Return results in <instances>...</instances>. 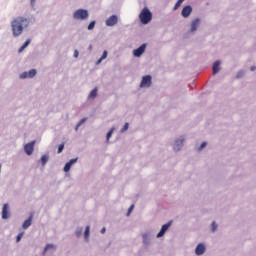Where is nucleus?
Masks as SVG:
<instances>
[{
    "mask_svg": "<svg viewBox=\"0 0 256 256\" xmlns=\"http://www.w3.org/2000/svg\"><path fill=\"white\" fill-rule=\"evenodd\" d=\"M113 131H115V129H110L109 132L106 134V141H109V139H111V137L113 136Z\"/></svg>",
    "mask_w": 256,
    "mask_h": 256,
    "instance_id": "5701e85b",
    "label": "nucleus"
},
{
    "mask_svg": "<svg viewBox=\"0 0 256 256\" xmlns=\"http://www.w3.org/2000/svg\"><path fill=\"white\" fill-rule=\"evenodd\" d=\"M92 29H95V21H92L88 25V31H92Z\"/></svg>",
    "mask_w": 256,
    "mask_h": 256,
    "instance_id": "cd10ccee",
    "label": "nucleus"
},
{
    "mask_svg": "<svg viewBox=\"0 0 256 256\" xmlns=\"http://www.w3.org/2000/svg\"><path fill=\"white\" fill-rule=\"evenodd\" d=\"M23 238V232L19 233L16 237V242L19 243V241H21V239Z\"/></svg>",
    "mask_w": 256,
    "mask_h": 256,
    "instance_id": "7c9ffc66",
    "label": "nucleus"
},
{
    "mask_svg": "<svg viewBox=\"0 0 256 256\" xmlns=\"http://www.w3.org/2000/svg\"><path fill=\"white\" fill-rule=\"evenodd\" d=\"M145 237H147V235H143L144 243H147V240L145 239Z\"/></svg>",
    "mask_w": 256,
    "mask_h": 256,
    "instance_id": "e433bc0d",
    "label": "nucleus"
},
{
    "mask_svg": "<svg viewBox=\"0 0 256 256\" xmlns=\"http://www.w3.org/2000/svg\"><path fill=\"white\" fill-rule=\"evenodd\" d=\"M199 23H201V20L199 18H196L195 20L192 21L191 28H190V31L192 33H195V31H197V28L199 27Z\"/></svg>",
    "mask_w": 256,
    "mask_h": 256,
    "instance_id": "9b49d317",
    "label": "nucleus"
},
{
    "mask_svg": "<svg viewBox=\"0 0 256 256\" xmlns=\"http://www.w3.org/2000/svg\"><path fill=\"white\" fill-rule=\"evenodd\" d=\"M85 121H87V118H82V119L78 122V124L76 125V131H77V129H79V127H81V125H82L83 123H85Z\"/></svg>",
    "mask_w": 256,
    "mask_h": 256,
    "instance_id": "b1692460",
    "label": "nucleus"
},
{
    "mask_svg": "<svg viewBox=\"0 0 256 256\" xmlns=\"http://www.w3.org/2000/svg\"><path fill=\"white\" fill-rule=\"evenodd\" d=\"M89 231H90V227L87 226V227L85 228V232H84V237H85V239H89Z\"/></svg>",
    "mask_w": 256,
    "mask_h": 256,
    "instance_id": "393cba45",
    "label": "nucleus"
},
{
    "mask_svg": "<svg viewBox=\"0 0 256 256\" xmlns=\"http://www.w3.org/2000/svg\"><path fill=\"white\" fill-rule=\"evenodd\" d=\"M255 69H256L255 66H252V67L250 68L251 71H255Z\"/></svg>",
    "mask_w": 256,
    "mask_h": 256,
    "instance_id": "c9c22d12",
    "label": "nucleus"
},
{
    "mask_svg": "<svg viewBox=\"0 0 256 256\" xmlns=\"http://www.w3.org/2000/svg\"><path fill=\"white\" fill-rule=\"evenodd\" d=\"M191 13H193V7H191V5H187L182 9L181 15L184 19H187Z\"/></svg>",
    "mask_w": 256,
    "mask_h": 256,
    "instance_id": "39448f33",
    "label": "nucleus"
},
{
    "mask_svg": "<svg viewBox=\"0 0 256 256\" xmlns=\"http://www.w3.org/2000/svg\"><path fill=\"white\" fill-rule=\"evenodd\" d=\"M63 149H65V144L62 143L58 146V153H62L63 152Z\"/></svg>",
    "mask_w": 256,
    "mask_h": 256,
    "instance_id": "c756f323",
    "label": "nucleus"
},
{
    "mask_svg": "<svg viewBox=\"0 0 256 256\" xmlns=\"http://www.w3.org/2000/svg\"><path fill=\"white\" fill-rule=\"evenodd\" d=\"M117 21L118 18L115 15L110 16L107 20H106V25L107 27H113L114 25H117Z\"/></svg>",
    "mask_w": 256,
    "mask_h": 256,
    "instance_id": "1a4fd4ad",
    "label": "nucleus"
},
{
    "mask_svg": "<svg viewBox=\"0 0 256 256\" xmlns=\"http://www.w3.org/2000/svg\"><path fill=\"white\" fill-rule=\"evenodd\" d=\"M74 163H77V158L71 159L69 162L65 164L64 172L69 173V171L71 170V165H73Z\"/></svg>",
    "mask_w": 256,
    "mask_h": 256,
    "instance_id": "4468645a",
    "label": "nucleus"
},
{
    "mask_svg": "<svg viewBox=\"0 0 256 256\" xmlns=\"http://www.w3.org/2000/svg\"><path fill=\"white\" fill-rule=\"evenodd\" d=\"M32 221H33V215H30L29 218L23 222L22 228L29 229V227H31Z\"/></svg>",
    "mask_w": 256,
    "mask_h": 256,
    "instance_id": "dca6fc26",
    "label": "nucleus"
},
{
    "mask_svg": "<svg viewBox=\"0 0 256 256\" xmlns=\"http://www.w3.org/2000/svg\"><path fill=\"white\" fill-rule=\"evenodd\" d=\"M151 75H146L142 77V81L140 83V87H149L151 85Z\"/></svg>",
    "mask_w": 256,
    "mask_h": 256,
    "instance_id": "6e6552de",
    "label": "nucleus"
},
{
    "mask_svg": "<svg viewBox=\"0 0 256 256\" xmlns=\"http://www.w3.org/2000/svg\"><path fill=\"white\" fill-rule=\"evenodd\" d=\"M106 229L102 228L101 233H105Z\"/></svg>",
    "mask_w": 256,
    "mask_h": 256,
    "instance_id": "4c0bfd02",
    "label": "nucleus"
},
{
    "mask_svg": "<svg viewBox=\"0 0 256 256\" xmlns=\"http://www.w3.org/2000/svg\"><path fill=\"white\" fill-rule=\"evenodd\" d=\"M37 75V70L35 69H31L28 72H23L20 74V79H33V77H35Z\"/></svg>",
    "mask_w": 256,
    "mask_h": 256,
    "instance_id": "20e7f679",
    "label": "nucleus"
},
{
    "mask_svg": "<svg viewBox=\"0 0 256 256\" xmlns=\"http://www.w3.org/2000/svg\"><path fill=\"white\" fill-rule=\"evenodd\" d=\"M97 87H95L89 94L88 99H95L97 97Z\"/></svg>",
    "mask_w": 256,
    "mask_h": 256,
    "instance_id": "6ab92c4d",
    "label": "nucleus"
},
{
    "mask_svg": "<svg viewBox=\"0 0 256 256\" xmlns=\"http://www.w3.org/2000/svg\"><path fill=\"white\" fill-rule=\"evenodd\" d=\"M171 227V222H168L166 224H164L161 228V230L159 231V233L157 234V237H163V235H165V233H167V229H169Z\"/></svg>",
    "mask_w": 256,
    "mask_h": 256,
    "instance_id": "9d476101",
    "label": "nucleus"
},
{
    "mask_svg": "<svg viewBox=\"0 0 256 256\" xmlns=\"http://www.w3.org/2000/svg\"><path fill=\"white\" fill-rule=\"evenodd\" d=\"M88 17H89V12L84 9H78L73 14V18L80 20V21H83V20L87 19Z\"/></svg>",
    "mask_w": 256,
    "mask_h": 256,
    "instance_id": "7ed1b4c3",
    "label": "nucleus"
},
{
    "mask_svg": "<svg viewBox=\"0 0 256 256\" xmlns=\"http://www.w3.org/2000/svg\"><path fill=\"white\" fill-rule=\"evenodd\" d=\"M205 147H207V142H203L200 147H199V151H201L202 149H205Z\"/></svg>",
    "mask_w": 256,
    "mask_h": 256,
    "instance_id": "2f4dec72",
    "label": "nucleus"
},
{
    "mask_svg": "<svg viewBox=\"0 0 256 256\" xmlns=\"http://www.w3.org/2000/svg\"><path fill=\"white\" fill-rule=\"evenodd\" d=\"M47 161H49V156L48 155H43L41 157V163H42L43 167H44V165H47Z\"/></svg>",
    "mask_w": 256,
    "mask_h": 256,
    "instance_id": "aec40b11",
    "label": "nucleus"
},
{
    "mask_svg": "<svg viewBox=\"0 0 256 256\" xmlns=\"http://www.w3.org/2000/svg\"><path fill=\"white\" fill-rule=\"evenodd\" d=\"M49 249H55V245H53V244H47L46 247H45V249H44V253H45L46 251H49Z\"/></svg>",
    "mask_w": 256,
    "mask_h": 256,
    "instance_id": "bb28decb",
    "label": "nucleus"
},
{
    "mask_svg": "<svg viewBox=\"0 0 256 256\" xmlns=\"http://www.w3.org/2000/svg\"><path fill=\"white\" fill-rule=\"evenodd\" d=\"M183 1L185 0H178L175 5H174V11H177V9H179V7H181V4L183 3Z\"/></svg>",
    "mask_w": 256,
    "mask_h": 256,
    "instance_id": "4be33fe9",
    "label": "nucleus"
},
{
    "mask_svg": "<svg viewBox=\"0 0 256 256\" xmlns=\"http://www.w3.org/2000/svg\"><path fill=\"white\" fill-rule=\"evenodd\" d=\"M127 129H129V123L126 122L120 131H121V133H125V131H127Z\"/></svg>",
    "mask_w": 256,
    "mask_h": 256,
    "instance_id": "c85d7f7f",
    "label": "nucleus"
},
{
    "mask_svg": "<svg viewBox=\"0 0 256 256\" xmlns=\"http://www.w3.org/2000/svg\"><path fill=\"white\" fill-rule=\"evenodd\" d=\"M34 148H35V141H32L24 146V151L28 155H33Z\"/></svg>",
    "mask_w": 256,
    "mask_h": 256,
    "instance_id": "0eeeda50",
    "label": "nucleus"
},
{
    "mask_svg": "<svg viewBox=\"0 0 256 256\" xmlns=\"http://www.w3.org/2000/svg\"><path fill=\"white\" fill-rule=\"evenodd\" d=\"M203 253H205V245L203 243H200L195 248V254L203 255Z\"/></svg>",
    "mask_w": 256,
    "mask_h": 256,
    "instance_id": "ddd939ff",
    "label": "nucleus"
},
{
    "mask_svg": "<svg viewBox=\"0 0 256 256\" xmlns=\"http://www.w3.org/2000/svg\"><path fill=\"white\" fill-rule=\"evenodd\" d=\"M37 0H30V3H31V6L32 7H35V2H36Z\"/></svg>",
    "mask_w": 256,
    "mask_h": 256,
    "instance_id": "72a5a7b5",
    "label": "nucleus"
},
{
    "mask_svg": "<svg viewBox=\"0 0 256 256\" xmlns=\"http://www.w3.org/2000/svg\"><path fill=\"white\" fill-rule=\"evenodd\" d=\"M145 49H147V45L146 44H142L139 48L135 49L133 51L134 57H141V55L143 53H145Z\"/></svg>",
    "mask_w": 256,
    "mask_h": 256,
    "instance_id": "423d86ee",
    "label": "nucleus"
},
{
    "mask_svg": "<svg viewBox=\"0 0 256 256\" xmlns=\"http://www.w3.org/2000/svg\"><path fill=\"white\" fill-rule=\"evenodd\" d=\"M80 234H81V232H78V233H77V235H80Z\"/></svg>",
    "mask_w": 256,
    "mask_h": 256,
    "instance_id": "58836bf2",
    "label": "nucleus"
},
{
    "mask_svg": "<svg viewBox=\"0 0 256 256\" xmlns=\"http://www.w3.org/2000/svg\"><path fill=\"white\" fill-rule=\"evenodd\" d=\"M212 231H213V233H214V231H217V223H215V221L212 222Z\"/></svg>",
    "mask_w": 256,
    "mask_h": 256,
    "instance_id": "473e14b6",
    "label": "nucleus"
},
{
    "mask_svg": "<svg viewBox=\"0 0 256 256\" xmlns=\"http://www.w3.org/2000/svg\"><path fill=\"white\" fill-rule=\"evenodd\" d=\"M135 209V205H131L129 208H128V211H127V216L129 217V215H131V213H133V210Z\"/></svg>",
    "mask_w": 256,
    "mask_h": 256,
    "instance_id": "a878e982",
    "label": "nucleus"
},
{
    "mask_svg": "<svg viewBox=\"0 0 256 256\" xmlns=\"http://www.w3.org/2000/svg\"><path fill=\"white\" fill-rule=\"evenodd\" d=\"M221 62L220 61H215L213 63L212 69H213V75H217V73H219V71L221 70L220 68Z\"/></svg>",
    "mask_w": 256,
    "mask_h": 256,
    "instance_id": "2eb2a0df",
    "label": "nucleus"
},
{
    "mask_svg": "<svg viewBox=\"0 0 256 256\" xmlns=\"http://www.w3.org/2000/svg\"><path fill=\"white\" fill-rule=\"evenodd\" d=\"M27 23V18L18 17L11 22L14 37H19L23 33V26Z\"/></svg>",
    "mask_w": 256,
    "mask_h": 256,
    "instance_id": "f257e3e1",
    "label": "nucleus"
},
{
    "mask_svg": "<svg viewBox=\"0 0 256 256\" xmlns=\"http://www.w3.org/2000/svg\"><path fill=\"white\" fill-rule=\"evenodd\" d=\"M80 234H81V232H78V233H77V235H80Z\"/></svg>",
    "mask_w": 256,
    "mask_h": 256,
    "instance_id": "ea45409f",
    "label": "nucleus"
},
{
    "mask_svg": "<svg viewBox=\"0 0 256 256\" xmlns=\"http://www.w3.org/2000/svg\"><path fill=\"white\" fill-rule=\"evenodd\" d=\"M183 139H178L175 141V144H174V149L176 151H179L181 149V147H183Z\"/></svg>",
    "mask_w": 256,
    "mask_h": 256,
    "instance_id": "f3484780",
    "label": "nucleus"
},
{
    "mask_svg": "<svg viewBox=\"0 0 256 256\" xmlns=\"http://www.w3.org/2000/svg\"><path fill=\"white\" fill-rule=\"evenodd\" d=\"M2 219H9V204H4L3 205Z\"/></svg>",
    "mask_w": 256,
    "mask_h": 256,
    "instance_id": "f8f14e48",
    "label": "nucleus"
},
{
    "mask_svg": "<svg viewBox=\"0 0 256 256\" xmlns=\"http://www.w3.org/2000/svg\"><path fill=\"white\" fill-rule=\"evenodd\" d=\"M107 50H104L102 56L99 58V60L97 61V65H99V63H101V61H103V59H107Z\"/></svg>",
    "mask_w": 256,
    "mask_h": 256,
    "instance_id": "412c9836",
    "label": "nucleus"
},
{
    "mask_svg": "<svg viewBox=\"0 0 256 256\" xmlns=\"http://www.w3.org/2000/svg\"><path fill=\"white\" fill-rule=\"evenodd\" d=\"M139 19L143 25H147L148 23H151V20L153 19V13H151L149 8L144 7L139 14Z\"/></svg>",
    "mask_w": 256,
    "mask_h": 256,
    "instance_id": "f03ea898",
    "label": "nucleus"
},
{
    "mask_svg": "<svg viewBox=\"0 0 256 256\" xmlns=\"http://www.w3.org/2000/svg\"><path fill=\"white\" fill-rule=\"evenodd\" d=\"M30 43H31V40L29 39L26 40L24 44L19 48V53H22V51H24L26 47H29Z\"/></svg>",
    "mask_w": 256,
    "mask_h": 256,
    "instance_id": "a211bd4d",
    "label": "nucleus"
},
{
    "mask_svg": "<svg viewBox=\"0 0 256 256\" xmlns=\"http://www.w3.org/2000/svg\"><path fill=\"white\" fill-rule=\"evenodd\" d=\"M74 57H79V51L77 50L74 51Z\"/></svg>",
    "mask_w": 256,
    "mask_h": 256,
    "instance_id": "f704fd0d",
    "label": "nucleus"
}]
</instances>
